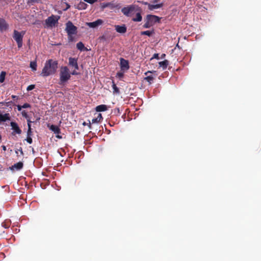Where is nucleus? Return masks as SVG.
Instances as JSON below:
<instances>
[{"instance_id":"nucleus-36","label":"nucleus","mask_w":261,"mask_h":261,"mask_svg":"<svg viewBox=\"0 0 261 261\" xmlns=\"http://www.w3.org/2000/svg\"><path fill=\"white\" fill-rule=\"evenodd\" d=\"M159 54H154L153 56V57L151 58V59H159Z\"/></svg>"},{"instance_id":"nucleus-32","label":"nucleus","mask_w":261,"mask_h":261,"mask_svg":"<svg viewBox=\"0 0 261 261\" xmlns=\"http://www.w3.org/2000/svg\"><path fill=\"white\" fill-rule=\"evenodd\" d=\"M34 88H35L34 85H30L27 87V90L28 91H31V90H32L33 89H34Z\"/></svg>"},{"instance_id":"nucleus-15","label":"nucleus","mask_w":261,"mask_h":261,"mask_svg":"<svg viewBox=\"0 0 261 261\" xmlns=\"http://www.w3.org/2000/svg\"><path fill=\"white\" fill-rule=\"evenodd\" d=\"M8 27L9 25L5 20L2 18H0V31H6L8 29Z\"/></svg>"},{"instance_id":"nucleus-24","label":"nucleus","mask_w":261,"mask_h":261,"mask_svg":"<svg viewBox=\"0 0 261 261\" xmlns=\"http://www.w3.org/2000/svg\"><path fill=\"white\" fill-rule=\"evenodd\" d=\"M142 17L141 14L140 13H137L136 14V17L134 18L133 19V20L134 21L140 22L142 20Z\"/></svg>"},{"instance_id":"nucleus-7","label":"nucleus","mask_w":261,"mask_h":261,"mask_svg":"<svg viewBox=\"0 0 261 261\" xmlns=\"http://www.w3.org/2000/svg\"><path fill=\"white\" fill-rule=\"evenodd\" d=\"M137 8L138 6L136 5H130L123 8L121 9V12L124 15L129 16L130 14L134 12Z\"/></svg>"},{"instance_id":"nucleus-3","label":"nucleus","mask_w":261,"mask_h":261,"mask_svg":"<svg viewBox=\"0 0 261 261\" xmlns=\"http://www.w3.org/2000/svg\"><path fill=\"white\" fill-rule=\"evenodd\" d=\"M68 65L71 69L72 75H77L79 73L77 70H79V67L77 63V59L75 58L70 57L68 59Z\"/></svg>"},{"instance_id":"nucleus-31","label":"nucleus","mask_w":261,"mask_h":261,"mask_svg":"<svg viewBox=\"0 0 261 261\" xmlns=\"http://www.w3.org/2000/svg\"><path fill=\"white\" fill-rule=\"evenodd\" d=\"M123 72H119L117 73L116 74V76L118 77V78H122L123 76Z\"/></svg>"},{"instance_id":"nucleus-10","label":"nucleus","mask_w":261,"mask_h":261,"mask_svg":"<svg viewBox=\"0 0 261 261\" xmlns=\"http://www.w3.org/2000/svg\"><path fill=\"white\" fill-rule=\"evenodd\" d=\"M102 23H103V20L100 19H98L93 22H86V24L87 26H88L89 28L94 29V28H97L99 25H101Z\"/></svg>"},{"instance_id":"nucleus-18","label":"nucleus","mask_w":261,"mask_h":261,"mask_svg":"<svg viewBox=\"0 0 261 261\" xmlns=\"http://www.w3.org/2000/svg\"><path fill=\"white\" fill-rule=\"evenodd\" d=\"M95 110L97 112H104L108 110V107L105 105H101L97 106Z\"/></svg>"},{"instance_id":"nucleus-25","label":"nucleus","mask_w":261,"mask_h":261,"mask_svg":"<svg viewBox=\"0 0 261 261\" xmlns=\"http://www.w3.org/2000/svg\"><path fill=\"white\" fill-rule=\"evenodd\" d=\"M6 72L5 71H2L0 73V83H2L4 82Z\"/></svg>"},{"instance_id":"nucleus-20","label":"nucleus","mask_w":261,"mask_h":261,"mask_svg":"<svg viewBox=\"0 0 261 261\" xmlns=\"http://www.w3.org/2000/svg\"><path fill=\"white\" fill-rule=\"evenodd\" d=\"M102 119V117L101 114L99 113L96 118L92 119V123H97L99 122Z\"/></svg>"},{"instance_id":"nucleus-42","label":"nucleus","mask_w":261,"mask_h":261,"mask_svg":"<svg viewBox=\"0 0 261 261\" xmlns=\"http://www.w3.org/2000/svg\"><path fill=\"white\" fill-rule=\"evenodd\" d=\"M151 72H152L148 71L145 72V75H147L148 73H151Z\"/></svg>"},{"instance_id":"nucleus-23","label":"nucleus","mask_w":261,"mask_h":261,"mask_svg":"<svg viewBox=\"0 0 261 261\" xmlns=\"http://www.w3.org/2000/svg\"><path fill=\"white\" fill-rule=\"evenodd\" d=\"M30 67L33 71H36L37 67L36 61H31L30 62Z\"/></svg>"},{"instance_id":"nucleus-26","label":"nucleus","mask_w":261,"mask_h":261,"mask_svg":"<svg viewBox=\"0 0 261 261\" xmlns=\"http://www.w3.org/2000/svg\"><path fill=\"white\" fill-rule=\"evenodd\" d=\"M154 77L151 75H147L146 77H145V80L147 81L149 84H151L153 80Z\"/></svg>"},{"instance_id":"nucleus-46","label":"nucleus","mask_w":261,"mask_h":261,"mask_svg":"<svg viewBox=\"0 0 261 261\" xmlns=\"http://www.w3.org/2000/svg\"><path fill=\"white\" fill-rule=\"evenodd\" d=\"M3 149H4V150H6V147H5V146H3Z\"/></svg>"},{"instance_id":"nucleus-29","label":"nucleus","mask_w":261,"mask_h":261,"mask_svg":"<svg viewBox=\"0 0 261 261\" xmlns=\"http://www.w3.org/2000/svg\"><path fill=\"white\" fill-rule=\"evenodd\" d=\"M152 26L151 24L149 22L148 19H146V22L144 24L143 27L145 28H149L150 27Z\"/></svg>"},{"instance_id":"nucleus-17","label":"nucleus","mask_w":261,"mask_h":261,"mask_svg":"<svg viewBox=\"0 0 261 261\" xmlns=\"http://www.w3.org/2000/svg\"><path fill=\"white\" fill-rule=\"evenodd\" d=\"M23 167V163L21 162L15 164L10 167L11 170H19Z\"/></svg>"},{"instance_id":"nucleus-2","label":"nucleus","mask_w":261,"mask_h":261,"mask_svg":"<svg viewBox=\"0 0 261 261\" xmlns=\"http://www.w3.org/2000/svg\"><path fill=\"white\" fill-rule=\"evenodd\" d=\"M60 84L62 85L66 83L71 78V71L67 66H61L60 69Z\"/></svg>"},{"instance_id":"nucleus-12","label":"nucleus","mask_w":261,"mask_h":261,"mask_svg":"<svg viewBox=\"0 0 261 261\" xmlns=\"http://www.w3.org/2000/svg\"><path fill=\"white\" fill-rule=\"evenodd\" d=\"M57 19L54 16L49 17L45 21L46 24L48 27H52L55 25L57 22Z\"/></svg>"},{"instance_id":"nucleus-8","label":"nucleus","mask_w":261,"mask_h":261,"mask_svg":"<svg viewBox=\"0 0 261 261\" xmlns=\"http://www.w3.org/2000/svg\"><path fill=\"white\" fill-rule=\"evenodd\" d=\"M158 2L159 0H154L152 1V3H151L150 5H148V10L150 11H153L154 10L161 8L163 6V3H158Z\"/></svg>"},{"instance_id":"nucleus-41","label":"nucleus","mask_w":261,"mask_h":261,"mask_svg":"<svg viewBox=\"0 0 261 261\" xmlns=\"http://www.w3.org/2000/svg\"><path fill=\"white\" fill-rule=\"evenodd\" d=\"M28 129H31V125L30 124H28Z\"/></svg>"},{"instance_id":"nucleus-37","label":"nucleus","mask_w":261,"mask_h":261,"mask_svg":"<svg viewBox=\"0 0 261 261\" xmlns=\"http://www.w3.org/2000/svg\"><path fill=\"white\" fill-rule=\"evenodd\" d=\"M32 134V130L31 129H28V132H27V136L31 137Z\"/></svg>"},{"instance_id":"nucleus-38","label":"nucleus","mask_w":261,"mask_h":261,"mask_svg":"<svg viewBox=\"0 0 261 261\" xmlns=\"http://www.w3.org/2000/svg\"><path fill=\"white\" fill-rule=\"evenodd\" d=\"M141 3L143 5L147 6L148 7V5H150V4H151V3H148V2H141Z\"/></svg>"},{"instance_id":"nucleus-21","label":"nucleus","mask_w":261,"mask_h":261,"mask_svg":"<svg viewBox=\"0 0 261 261\" xmlns=\"http://www.w3.org/2000/svg\"><path fill=\"white\" fill-rule=\"evenodd\" d=\"M159 64L160 67H162L163 69H165L168 65V61L167 60H164L159 62Z\"/></svg>"},{"instance_id":"nucleus-28","label":"nucleus","mask_w":261,"mask_h":261,"mask_svg":"<svg viewBox=\"0 0 261 261\" xmlns=\"http://www.w3.org/2000/svg\"><path fill=\"white\" fill-rule=\"evenodd\" d=\"M112 88L113 90L114 93L119 94V89L117 87L116 85L114 83H113L112 85Z\"/></svg>"},{"instance_id":"nucleus-35","label":"nucleus","mask_w":261,"mask_h":261,"mask_svg":"<svg viewBox=\"0 0 261 261\" xmlns=\"http://www.w3.org/2000/svg\"><path fill=\"white\" fill-rule=\"evenodd\" d=\"M31 106L30 104L25 103L22 106V107L24 109L30 108Z\"/></svg>"},{"instance_id":"nucleus-13","label":"nucleus","mask_w":261,"mask_h":261,"mask_svg":"<svg viewBox=\"0 0 261 261\" xmlns=\"http://www.w3.org/2000/svg\"><path fill=\"white\" fill-rule=\"evenodd\" d=\"M115 28L116 32L120 34H124L127 30L126 27L124 24L121 25H115Z\"/></svg>"},{"instance_id":"nucleus-47","label":"nucleus","mask_w":261,"mask_h":261,"mask_svg":"<svg viewBox=\"0 0 261 261\" xmlns=\"http://www.w3.org/2000/svg\"><path fill=\"white\" fill-rule=\"evenodd\" d=\"M109 6V4H106V5L105 6V7H107V6Z\"/></svg>"},{"instance_id":"nucleus-40","label":"nucleus","mask_w":261,"mask_h":261,"mask_svg":"<svg viewBox=\"0 0 261 261\" xmlns=\"http://www.w3.org/2000/svg\"><path fill=\"white\" fill-rule=\"evenodd\" d=\"M27 122H28V124H31V123H32V121H31V120H30V119H28L27 120Z\"/></svg>"},{"instance_id":"nucleus-33","label":"nucleus","mask_w":261,"mask_h":261,"mask_svg":"<svg viewBox=\"0 0 261 261\" xmlns=\"http://www.w3.org/2000/svg\"><path fill=\"white\" fill-rule=\"evenodd\" d=\"M25 140L29 144H31L32 143V139L31 137H30V136H27V138L25 139Z\"/></svg>"},{"instance_id":"nucleus-9","label":"nucleus","mask_w":261,"mask_h":261,"mask_svg":"<svg viewBox=\"0 0 261 261\" xmlns=\"http://www.w3.org/2000/svg\"><path fill=\"white\" fill-rule=\"evenodd\" d=\"M160 19L159 17L153 15H148L146 16V19H148L152 25H153L157 22H159Z\"/></svg>"},{"instance_id":"nucleus-45","label":"nucleus","mask_w":261,"mask_h":261,"mask_svg":"<svg viewBox=\"0 0 261 261\" xmlns=\"http://www.w3.org/2000/svg\"><path fill=\"white\" fill-rule=\"evenodd\" d=\"M165 56V54H163L162 55V58H163Z\"/></svg>"},{"instance_id":"nucleus-6","label":"nucleus","mask_w":261,"mask_h":261,"mask_svg":"<svg viewBox=\"0 0 261 261\" xmlns=\"http://www.w3.org/2000/svg\"><path fill=\"white\" fill-rule=\"evenodd\" d=\"M77 28L71 21H68L66 24V31L68 35L71 36L76 33Z\"/></svg>"},{"instance_id":"nucleus-27","label":"nucleus","mask_w":261,"mask_h":261,"mask_svg":"<svg viewBox=\"0 0 261 261\" xmlns=\"http://www.w3.org/2000/svg\"><path fill=\"white\" fill-rule=\"evenodd\" d=\"M152 34H153V32L152 31H145L142 32L141 33V35H147L148 36H151V35Z\"/></svg>"},{"instance_id":"nucleus-4","label":"nucleus","mask_w":261,"mask_h":261,"mask_svg":"<svg viewBox=\"0 0 261 261\" xmlns=\"http://www.w3.org/2000/svg\"><path fill=\"white\" fill-rule=\"evenodd\" d=\"M115 37L114 33H113L111 31H107L100 37V39L102 42L108 43L112 41Z\"/></svg>"},{"instance_id":"nucleus-5","label":"nucleus","mask_w":261,"mask_h":261,"mask_svg":"<svg viewBox=\"0 0 261 261\" xmlns=\"http://www.w3.org/2000/svg\"><path fill=\"white\" fill-rule=\"evenodd\" d=\"M24 33V32L23 31L21 32H19L16 30L14 31L13 38L16 41L19 48L21 47L22 45V38Z\"/></svg>"},{"instance_id":"nucleus-14","label":"nucleus","mask_w":261,"mask_h":261,"mask_svg":"<svg viewBox=\"0 0 261 261\" xmlns=\"http://www.w3.org/2000/svg\"><path fill=\"white\" fill-rule=\"evenodd\" d=\"M10 125L14 133L17 134H20L21 133V130L19 128L18 124L16 122H11Z\"/></svg>"},{"instance_id":"nucleus-19","label":"nucleus","mask_w":261,"mask_h":261,"mask_svg":"<svg viewBox=\"0 0 261 261\" xmlns=\"http://www.w3.org/2000/svg\"><path fill=\"white\" fill-rule=\"evenodd\" d=\"M49 129L54 132L55 134H58L60 133V128L58 126L55 125H51Z\"/></svg>"},{"instance_id":"nucleus-16","label":"nucleus","mask_w":261,"mask_h":261,"mask_svg":"<svg viewBox=\"0 0 261 261\" xmlns=\"http://www.w3.org/2000/svg\"><path fill=\"white\" fill-rule=\"evenodd\" d=\"M10 120V116L9 113L3 114L0 113V123Z\"/></svg>"},{"instance_id":"nucleus-11","label":"nucleus","mask_w":261,"mask_h":261,"mask_svg":"<svg viewBox=\"0 0 261 261\" xmlns=\"http://www.w3.org/2000/svg\"><path fill=\"white\" fill-rule=\"evenodd\" d=\"M120 61L121 70L123 72L127 71L129 68L128 61L123 58H121Z\"/></svg>"},{"instance_id":"nucleus-39","label":"nucleus","mask_w":261,"mask_h":261,"mask_svg":"<svg viewBox=\"0 0 261 261\" xmlns=\"http://www.w3.org/2000/svg\"><path fill=\"white\" fill-rule=\"evenodd\" d=\"M17 109H18V110L19 111H20L21 110V109L23 108L22 107V106H20V105H18V106H17Z\"/></svg>"},{"instance_id":"nucleus-30","label":"nucleus","mask_w":261,"mask_h":261,"mask_svg":"<svg viewBox=\"0 0 261 261\" xmlns=\"http://www.w3.org/2000/svg\"><path fill=\"white\" fill-rule=\"evenodd\" d=\"M98 0H84V2L88 3L90 4H93L97 2Z\"/></svg>"},{"instance_id":"nucleus-44","label":"nucleus","mask_w":261,"mask_h":261,"mask_svg":"<svg viewBox=\"0 0 261 261\" xmlns=\"http://www.w3.org/2000/svg\"><path fill=\"white\" fill-rule=\"evenodd\" d=\"M12 97L13 98H15L16 97V96L12 95Z\"/></svg>"},{"instance_id":"nucleus-1","label":"nucleus","mask_w":261,"mask_h":261,"mask_svg":"<svg viewBox=\"0 0 261 261\" xmlns=\"http://www.w3.org/2000/svg\"><path fill=\"white\" fill-rule=\"evenodd\" d=\"M58 64V62L55 60L49 59L46 61L40 75L43 77H46L54 74L57 71Z\"/></svg>"},{"instance_id":"nucleus-22","label":"nucleus","mask_w":261,"mask_h":261,"mask_svg":"<svg viewBox=\"0 0 261 261\" xmlns=\"http://www.w3.org/2000/svg\"><path fill=\"white\" fill-rule=\"evenodd\" d=\"M76 47L81 51L86 50L84 44L82 42H79L76 44Z\"/></svg>"},{"instance_id":"nucleus-34","label":"nucleus","mask_w":261,"mask_h":261,"mask_svg":"<svg viewBox=\"0 0 261 261\" xmlns=\"http://www.w3.org/2000/svg\"><path fill=\"white\" fill-rule=\"evenodd\" d=\"M21 114H22V115L27 118L28 117V114H27V112H25V111H23L22 112H21Z\"/></svg>"},{"instance_id":"nucleus-43","label":"nucleus","mask_w":261,"mask_h":261,"mask_svg":"<svg viewBox=\"0 0 261 261\" xmlns=\"http://www.w3.org/2000/svg\"><path fill=\"white\" fill-rule=\"evenodd\" d=\"M19 151H20V153H21V154H23V151H22V149H19Z\"/></svg>"}]
</instances>
